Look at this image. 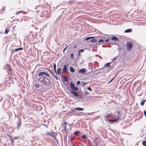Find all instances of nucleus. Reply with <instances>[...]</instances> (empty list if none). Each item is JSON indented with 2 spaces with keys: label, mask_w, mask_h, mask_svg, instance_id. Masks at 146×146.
Returning <instances> with one entry per match:
<instances>
[{
  "label": "nucleus",
  "mask_w": 146,
  "mask_h": 146,
  "mask_svg": "<svg viewBox=\"0 0 146 146\" xmlns=\"http://www.w3.org/2000/svg\"><path fill=\"white\" fill-rule=\"evenodd\" d=\"M39 82L44 86H50L51 85L50 81L49 79L45 76H42L38 79Z\"/></svg>",
  "instance_id": "nucleus-1"
},
{
  "label": "nucleus",
  "mask_w": 146,
  "mask_h": 146,
  "mask_svg": "<svg viewBox=\"0 0 146 146\" xmlns=\"http://www.w3.org/2000/svg\"><path fill=\"white\" fill-rule=\"evenodd\" d=\"M133 44L131 42H129L127 43L126 44V49L128 51L130 50Z\"/></svg>",
  "instance_id": "nucleus-2"
},
{
  "label": "nucleus",
  "mask_w": 146,
  "mask_h": 146,
  "mask_svg": "<svg viewBox=\"0 0 146 146\" xmlns=\"http://www.w3.org/2000/svg\"><path fill=\"white\" fill-rule=\"evenodd\" d=\"M43 75H44L47 76H49V74L48 73L44 72H39L38 74V76H40Z\"/></svg>",
  "instance_id": "nucleus-3"
},
{
  "label": "nucleus",
  "mask_w": 146,
  "mask_h": 146,
  "mask_svg": "<svg viewBox=\"0 0 146 146\" xmlns=\"http://www.w3.org/2000/svg\"><path fill=\"white\" fill-rule=\"evenodd\" d=\"M70 87L72 90L75 91H76L78 90V88L76 87L74 85L72 82H70Z\"/></svg>",
  "instance_id": "nucleus-4"
},
{
  "label": "nucleus",
  "mask_w": 146,
  "mask_h": 146,
  "mask_svg": "<svg viewBox=\"0 0 146 146\" xmlns=\"http://www.w3.org/2000/svg\"><path fill=\"white\" fill-rule=\"evenodd\" d=\"M57 135V134L56 133H54L53 132H52L51 133V134L50 135V136L52 137L53 138H54V139L56 141H58V140H57L56 137Z\"/></svg>",
  "instance_id": "nucleus-5"
},
{
  "label": "nucleus",
  "mask_w": 146,
  "mask_h": 146,
  "mask_svg": "<svg viewBox=\"0 0 146 146\" xmlns=\"http://www.w3.org/2000/svg\"><path fill=\"white\" fill-rule=\"evenodd\" d=\"M86 72V69L85 68H83L80 70L78 72V73L83 74L85 73Z\"/></svg>",
  "instance_id": "nucleus-6"
},
{
  "label": "nucleus",
  "mask_w": 146,
  "mask_h": 146,
  "mask_svg": "<svg viewBox=\"0 0 146 146\" xmlns=\"http://www.w3.org/2000/svg\"><path fill=\"white\" fill-rule=\"evenodd\" d=\"M63 71L64 72L67 73V66L66 64H65L64 66Z\"/></svg>",
  "instance_id": "nucleus-7"
},
{
  "label": "nucleus",
  "mask_w": 146,
  "mask_h": 146,
  "mask_svg": "<svg viewBox=\"0 0 146 146\" xmlns=\"http://www.w3.org/2000/svg\"><path fill=\"white\" fill-rule=\"evenodd\" d=\"M104 40L103 39H100L98 41L97 43V44L98 45H100V44H103L104 43Z\"/></svg>",
  "instance_id": "nucleus-8"
},
{
  "label": "nucleus",
  "mask_w": 146,
  "mask_h": 146,
  "mask_svg": "<svg viewBox=\"0 0 146 146\" xmlns=\"http://www.w3.org/2000/svg\"><path fill=\"white\" fill-rule=\"evenodd\" d=\"M17 123L18 125L17 128V129H19L21 124V121L19 120L17 122Z\"/></svg>",
  "instance_id": "nucleus-9"
},
{
  "label": "nucleus",
  "mask_w": 146,
  "mask_h": 146,
  "mask_svg": "<svg viewBox=\"0 0 146 146\" xmlns=\"http://www.w3.org/2000/svg\"><path fill=\"white\" fill-rule=\"evenodd\" d=\"M111 39L115 41H118L119 40L118 38L115 36H112L111 38Z\"/></svg>",
  "instance_id": "nucleus-10"
},
{
  "label": "nucleus",
  "mask_w": 146,
  "mask_h": 146,
  "mask_svg": "<svg viewBox=\"0 0 146 146\" xmlns=\"http://www.w3.org/2000/svg\"><path fill=\"white\" fill-rule=\"evenodd\" d=\"M71 93L76 97H78V94L76 92L72 90L71 91Z\"/></svg>",
  "instance_id": "nucleus-11"
},
{
  "label": "nucleus",
  "mask_w": 146,
  "mask_h": 146,
  "mask_svg": "<svg viewBox=\"0 0 146 146\" xmlns=\"http://www.w3.org/2000/svg\"><path fill=\"white\" fill-rule=\"evenodd\" d=\"M23 48L22 47H20L18 48H16L14 50V52H17L19 50H23Z\"/></svg>",
  "instance_id": "nucleus-12"
},
{
  "label": "nucleus",
  "mask_w": 146,
  "mask_h": 146,
  "mask_svg": "<svg viewBox=\"0 0 146 146\" xmlns=\"http://www.w3.org/2000/svg\"><path fill=\"white\" fill-rule=\"evenodd\" d=\"M111 63V62H108L105 64L104 68L108 67L110 66V65Z\"/></svg>",
  "instance_id": "nucleus-13"
},
{
  "label": "nucleus",
  "mask_w": 146,
  "mask_h": 146,
  "mask_svg": "<svg viewBox=\"0 0 146 146\" xmlns=\"http://www.w3.org/2000/svg\"><path fill=\"white\" fill-rule=\"evenodd\" d=\"M70 72H74L75 71V70L74 68L72 66H71L70 67Z\"/></svg>",
  "instance_id": "nucleus-14"
},
{
  "label": "nucleus",
  "mask_w": 146,
  "mask_h": 146,
  "mask_svg": "<svg viewBox=\"0 0 146 146\" xmlns=\"http://www.w3.org/2000/svg\"><path fill=\"white\" fill-rule=\"evenodd\" d=\"M132 31V30L131 29H129L125 31L124 32L125 33H130Z\"/></svg>",
  "instance_id": "nucleus-15"
},
{
  "label": "nucleus",
  "mask_w": 146,
  "mask_h": 146,
  "mask_svg": "<svg viewBox=\"0 0 146 146\" xmlns=\"http://www.w3.org/2000/svg\"><path fill=\"white\" fill-rule=\"evenodd\" d=\"M118 119H113V120H109V121L110 122H116L118 120Z\"/></svg>",
  "instance_id": "nucleus-16"
},
{
  "label": "nucleus",
  "mask_w": 146,
  "mask_h": 146,
  "mask_svg": "<svg viewBox=\"0 0 146 146\" xmlns=\"http://www.w3.org/2000/svg\"><path fill=\"white\" fill-rule=\"evenodd\" d=\"M61 68H59L57 70V73L58 74H60L61 73Z\"/></svg>",
  "instance_id": "nucleus-17"
},
{
  "label": "nucleus",
  "mask_w": 146,
  "mask_h": 146,
  "mask_svg": "<svg viewBox=\"0 0 146 146\" xmlns=\"http://www.w3.org/2000/svg\"><path fill=\"white\" fill-rule=\"evenodd\" d=\"M75 109L77 110H80V111H83L84 110V109L83 108H79L77 107V108H75Z\"/></svg>",
  "instance_id": "nucleus-18"
},
{
  "label": "nucleus",
  "mask_w": 146,
  "mask_h": 146,
  "mask_svg": "<svg viewBox=\"0 0 146 146\" xmlns=\"http://www.w3.org/2000/svg\"><path fill=\"white\" fill-rule=\"evenodd\" d=\"M94 37H87L85 39V40H87L89 39H91L92 38H94Z\"/></svg>",
  "instance_id": "nucleus-19"
},
{
  "label": "nucleus",
  "mask_w": 146,
  "mask_h": 146,
  "mask_svg": "<svg viewBox=\"0 0 146 146\" xmlns=\"http://www.w3.org/2000/svg\"><path fill=\"white\" fill-rule=\"evenodd\" d=\"M63 79L64 81L65 82H67L68 80V78L67 76H64L63 77Z\"/></svg>",
  "instance_id": "nucleus-20"
},
{
  "label": "nucleus",
  "mask_w": 146,
  "mask_h": 146,
  "mask_svg": "<svg viewBox=\"0 0 146 146\" xmlns=\"http://www.w3.org/2000/svg\"><path fill=\"white\" fill-rule=\"evenodd\" d=\"M145 101H146V99L145 100H143L141 103V105L143 106Z\"/></svg>",
  "instance_id": "nucleus-21"
},
{
  "label": "nucleus",
  "mask_w": 146,
  "mask_h": 146,
  "mask_svg": "<svg viewBox=\"0 0 146 146\" xmlns=\"http://www.w3.org/2000/svg\"><path fill=\"white\" fill-rule=\"evenodd\" d=\"M35 87L36 88H39L40 87L39 84H34Z\"/></svg>",
  "instance_id": "nucleus-22"
},
{
  "label": "nucleus",
  "mask_w": 146,
  "mask_h": 146,
  "mask_svg": "<svg viewBox=\"0 0 146 146\" xmlns=\"http://www.w3.org/2000/svg\"><path fill=\"white\" fill-rule=\"evenodd\" d=\"M80 132L79 131H76L74 133V135H77Z\"/></svg>",
  "instance_id": "nucleus-23"
},
{
  "label": "nucleus",
  "mask_w": 146,
  "mask_h": 146,
  "mask_svg": "<svg viewBox=\"0 0 146 146\" xmlns=\"http://www.w3.org/2000/svg\"><path fill=\"white\" fill-rule=\"evenodd\" d=\"M142 144L144 146H146V141H142Z\"/></svg>",
  "instance_id": "nucleus-24"
},
{
  "label": "nucleus",
  "mask_w": 146,
  "mask_h": 146,
  "mask_svg": "<svg viewBox=\"0 0 146 146\" xmlns=\"http://www.w3.org/2000/svg\"><path fill=\"white\" fill-rule=\"evenodd\" d=\"M54 71H55L56 72V65L55 63L54 64Z\"/></svg>",
  "instance_id": "nucleus-25"
},
{
  "label": "nucleus",
  "mask_w": 146,
  "mask_h": 146,
  "mask_svg": "<svg viewBox=\"0 0 146 146\" xmlns=\"http://www.w3.org/2000/svg\"><path fill=\"white\" fill-rule=\"evenodd\" d=\"M22 11H20L18 12H17L16 13V15H17L19 14H20L22 12Z\"/></svg>",
  "instance_id": "nucleus-26"
},
{
  "label": "nucleus",
  "mask_w": 146,
  "mask_h": 146,
  "mask_svg": "<svg viewBox=\"0 0 146 146\" xmlns=\"http://www.w3.org/2000/svg\"><path fill=\"white\" fill-rule=\"evenodd\" d=\"M70 57L72 59H73L74 58V57L73 55V53H72L70 54Z\"/></svg>",
  "instance_id": "nucleus-27"
},
{
  "label": "nucleus",
  "mask_w": 146,
  "mask_h": 146,
  "mask_svg": "<svg viewBox=\"0 0 146 146\" xmlns=\"http://www.w3.org/2000/svg\"><path fill=\"white\" fill-rule=\"evenodd\" d=\"M44 15H45L42 12L40 14V16L41 17H44Z\"/></svg>",
  "instance_id": "nucleus-28"
},
{
  "label": "nucleus",
  "mask_w": 146,
  "mask_h": 146,
  "mask_svg": "<svg viewBox=\"0 0 146 146\" xmlns=\"http://www.w3.org/2000/svg\"><path fill=\"white\" fill-rule=\"evenodd\" d=\"M84 51V50L83 49H80L79 51V53L83 52Z\"/></svg>",
  "instance_id": "nucleus-29"
},
{
  "label": "nucleus",
  "mask_w": 146,
  "mask_h": 146,
  "mask_svg": "<svg viewBox=\"0 0 146 146\" xmlns=\"http://www.w3.org/2000/svg\"><path fill=\"white\" fill-rule=\"evenodd\" d=\"M82 137L84 139H86V136L84 135H83L82 136Z\"/></svg>",
  "instance_id": "nucleus-30"
},
{
  "label": "nucleus",
  "mask_w": 146,
  "mask_h": 146,
  "mask_svg": "<svg viewBox=\"0 0 146 146\" xmlns=\"http://www.w3.org/2000/svg\"><path fill=\"white\" fill-rule=\"evenodd\" d=\"M50 134L51 133L49 132H46L45 133V135H49L50 136Z\"/></svg>",
  "instance_id": "nucleus-31"
},
{
  "label": "nucleus",
  "mask_w": 146,
  "mask_h": 146,
  "mask_svg": "<svg viewBox=\"0 0 146 146\" xmlns=\"http://www.w3.org/2000/svg\"><path fill=\"white\" fill-rule=\"evenodd\" d=\"M9 31L7 30V29H6L5 30V33L6 34H8V32H9Z\"/></svg>",
  "instance_id": "nucleus-32"
},
{
  "label": "nucleus",
  "mask_w": 146,
  "mask_h": 146,
  "mask_svg": "<svg viewBox=\"0 0 146 146\" xmlns=\"http://www.w3.org/2000/svg\"><path fill=\"white\" fill-rule=\"evenodd\" d=\"M80 81H78L76 82V85H78L80 84Z\"/></svg>",
  "instance_id": "nucleus-33"
},
{
  "label": "nucleus",
  "mask_w": 146,
  "mask_h": 146,
  "mask_svg": "<svg viewBox=\"0 0 146 146\" xmlns=\"http://www.w3.org/2000/svg\"><path fill=\"white\" fill-rule=\"evenodd\" d=\"M87 89L89 90H90V91H91L92 90V89L90 87H88L87 88Z\"/></svg>",
  "instance_id": "nucleus-34"
},
{
  "label": "nucleus",
  "mask_w": 146,
  "mask_h": 146,
  "mask_svg": "<svg viewBox=\"0 0 146 146\" xmlns=\"http://www.w3.org/2000/svg\"><path fill=\"white\" fill-rule=\"evenodd\" d=\"M96 39H93L90 42H96Z\"/></svg>",
  "instance_id": "nucleus-35"
},
{
  "label": "nucleus",
  "mask_w": 146,
  "mask_h": 146,
  "mask_svg": "<svg viewBox=\"0 0 146 146\" xmlns=\"http://www.w3.org/2000/svg\"><path fill=\"white\" fill-rule=\"evenodd\" d=\"M64 125L65 126V128H66V125H67L66 122L65 121H64Z\"/></svg>",
  "instance_id": "nucleus-36"
},
{
  "label": "nucleus",
  "mask_w": 146,
  "mask_h": 146,
  "mask_svg": "<svg viewBox=\"0 0 146 146\" xmlns=\"http://www.w3.org/2000/svg\"><path fill=\"white\" fill-rule=\"evenodd\" d=\"M116 57H115L114 58H113L112 60V62H114L116 60Z\"/></svg>",
  "instance_id": "nucleus-37"
},
{
  "label": "nucleus",
  "mask_w": 146,
  "mask_h": 146,
  "mask_svg": "<svg viewBox=\"0 0 146 146\" xmlns=\"http://www.w3.org/2000/svg\"><path fill=\"white\" fill-rule=\"evenodd\" d=\"M143 112H144V114L146 117V111L145 110H144V111Z\"/></svg>",
  "instance_id": "nucleus-38"
},
{
  "label": "nucleus",
  "mask_w": 146,
  "mask_h": 146,
  "mask_svg": "<svg viewBox=\"0 0 146 146\" xmlns=\"http://www.w3.org/2000/svg\"><path fill=\"white\" fill-rule=\"evenodd\" d=\"M109 40V39H108L105 40V42H108Z\"/></svg>",
  "instance_id": "nucleus-39"
},
{
  "label": "nucleus",
  "mask_w": 146,
  "mask_h": 146,
  "mask_svg": "<svg viewBox=\"0 0 146 146\" xmlns=\"http://www.w3.org/2000/svg\"><path fill=\"white\" fill-rule=\"evenodd\" d=\"M19 137H14L13 138V139H17Z\"/></svg>",
  "instance_id": "nucleus-40"
},
{
  "label": "nucleus",
  "mask_w": 146,
  "mask_h": 146,
  "mask_svg": "<svg viewBox=\"0 0 146 146\" xmlns=\"http://www.w3.org/2000/svg\"><path fill=\"white\" fill-rule=\"evenodd\" d=\"M68 47V46H67L66 47H65L64 49V50H63V51H64L66 49V48H67V47Z\"/></svg>",
  "instance_id": "nucleus-41"
},
{
  "label": "nucleus",
  "mask_w": 146,
  "mask_h": 146,
  "mask_svg": "<svg viewBox=\"0 0 146 146\" xmlns=\"http://www.w3.org/2000/svg\"><path fill=\"white\" fill-rule=\"evenodd\" d=\"M40 8L42 9V10H43V9L44 8V7L42 6H41L40 7Z\"/></svg>",
  "instance_id": "nucleus-42"
},
{
  "label": "nucleus",
  "mask_w": 146,
  "mask_h": 146,
  "mask_svg": "<svg viewBox=\"0 0 146 146\" xmlns=\"http://www.w3.org/2000/svg\"><path fill=\"white\" fill-rule=\"evenodd\" d=\"M89 94V93L87 92H85V94L86 95H87V94Z\"/></svg>",
  "instance_id": "nucleus-43"
},
{
  "label": "nucleus",
  "mask_w": 146,
  "mask_h": 146,
  "mask_svg": "<svg viewBox=\"0 0 146 146\" xmlns=\"http://www.w3.org/2000/svg\"><path fill=\"white\" fill-rule=\"evenodd\" d=\"M11 141L12 142H13V140L12 139H11Z\"/></svg>",
  "instance_id": "nucleus-44"
},
{
  "label": "nucleus",
  "mask_w": 146,
  "mask_h": 146,
  "mask_svg": "<svg viewBox=\"0 0 146 146\" xmlns=\"http://www.w3.org/2000/svg\"><path fill=\"white\" fill-rule=\"evenodd\" d=\"M113 79H112L111 80V81L109 82H111L113 80Z\"/></svg>",
  "instance_id": "nucleus-45"
},
{
  "label": "nucleus",
  "mask_w": 146,
  "mask_h": 146,
  "mask_svg": "<svg viewBox=\"0 0 146 146\" xmlns=\"http://www.w3.org/2000/svg\"><path fill=\"white\" fill-rule=\"evenodd\" d=\"M106 44H110V43H106Z\"/></svg>",
  "instance_id": "nucleus-46"
},
{
  "label": "nucleus",
  "mask_w": 146,
  "mask_h": 146,
  "mask_svg": "<svg viewBox=\"0 0 146 146\" xmlns=\"http://www.w3.org/2000/svg\"><path fill=\"white\" fill-rule=\"evenodd\" d=\"M45 125V126L46 127H47V126H46V125Z\"/></svg>",
  "instance_id": "nucleus-47"
},
{
  "label": "nucleus",
  "mask_w": 146,
  "mask_h": 146,
  "mask_svg": "<svg viewBox=\"0 0 146 146\" xmlns=\"http://www.w3.org/2000/svg\"><path fill=\"white\" fill-rule=\"evenodd\" d=\"M12 51L13 52V50H12Z\"/></svg>",
  "instance_id": "nucleus-48"
},
{
  "label": "nucleus",
  "mask_w": 146,
  "mask_h": 146,
  "mask_svg": "<svg viewBox=\"0 0 146 146\" xmlns=\"http://www.w3.org/2000/svg\"><path fill=\"white\" fill-rule=\"evenodd\" d=\"M73 146H75V145H73Z\"/></svg>",
  "instance_id": "nucleus-49"
},
{
  "label": "nucleus",
  "mask_w": 146,
  "mask_h": 146,
  "mask_svg": "<svg viewBox=\"0 0 146 146\" xmlns=\"http://www.w3.org/2000/svg\"><path fill=\"white\" fill-rule=\"evenodd\" d=\"M145 138H146V137H145Z\"/></svg>",
  "instance_id": "nucleus-50"
},
{
  "label": "nucleus",
  "mask_w": 146,
  "mask_h": 146,
  "mask_svg": "<svg viewBox=\"0 0 146 146\" xmlns=\"http://www.w3.org/2000/svg\"><path fill=\"white\" fill-rule=\"evenodd\" d=\"M145 26H146V25H145Z\"/></svg>",
  "instance_id": "nucleus-51"
}]
</instances>
